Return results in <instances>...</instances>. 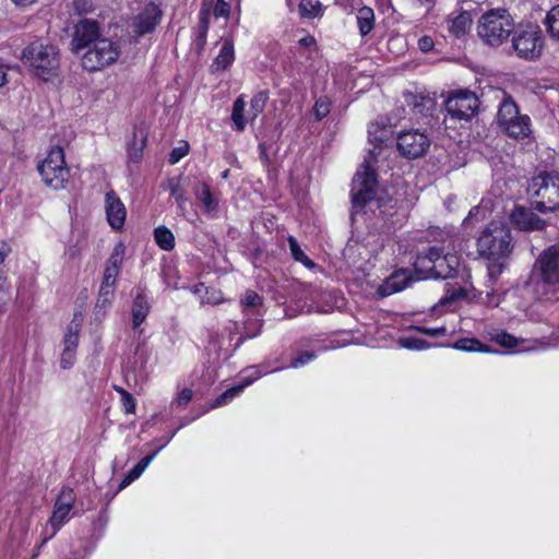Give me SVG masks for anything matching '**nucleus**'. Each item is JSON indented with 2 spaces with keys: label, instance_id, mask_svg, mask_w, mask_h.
Here are the masks:
<instances>
[{
  "label": "nucleus",
  "instance_id": "1",
  "mask_svg": "<svg viewBox=\"0 0 559 559\" xmlns=\"http://www.w3.org/2000/svg\"><path fill=\"white\" fill-rule=\"evenodd\" d=\"M514 249L510 228L500 222H490L477 239V251L487 261L489 281L493 284L508 267Z\"/></svg>",
  "mask_w": 559,
  "mask_h": 559
},
{
  "label": "nucleus",
  "instance_id": "2",
  "mask_svg": "<svg viewBox=\"0 0 559 559\" xmlns=\"http://www.w3.org/2000/svg\"><path fill=\"white\" fill-rule=\"evenodd\" d=\"M528 285L538 299L559 300V243L549 246L537 257Z\"/></svg>",
  "mask_w": 559,
  "mask_h": 559
},
{
  "label": "nucleus",
  "instance_id": "3",
  "mask_svg": "<svg viewBox=\"0 0 559 559\" xmlns=\"http://www.w3.org/2000/svg\"><path fill=\"white\" fill-rule=\"evenodd\" d=\"M21 62L36 78L48 82L59 75L61 53L58 46L36 39L31 41L21 52Z\"/></svg>",
  "mask_w": 559,
  "mask_h": 559
},
{
  "label": "nucleus",
  "instance_id": "4",
  "mask_svg": "<svg viewBox=\"0 0 559 559\" xmlns=\"http://www.w3.org/2000/svg\"><path fill=\"white\" fill-rule=\"evenodd\" d=\"M527 194L532 207L543 214L559 213V173L542 171L534 176L528 186Z\"/></svg>",
  "mask_w": 559,
  "mask_h": 559
},
{
  "label": "nucleus",
  "instance_id": "5",
  "mask_svg": "<svg viewBox=\"0 0 559 559\" xmlns=\"http://www.w3.org/2000/svg\"><path fill=\"white\" fill-rule=\"evenodd\" d=\"M514 20L506 9H492L484 14L477 23V35L488 46L502 45L514 31Z\"/></svg>",
  "mask_w": 559,
  "mask_h": 559
},
{
  "label": "nucleus",
  "instance_id": "6",
  "mask_svg": "<svg viewBox=\"0 0 559 559\" xmlns=\"http://www.w3.org/2000/svg\"><path fill=\"white\" fill-rule=\"evenodd\" d=\"M37 169L44 183L55 190L63 189L70 178V169L64 159L63 148L60 146L51 148L46 158L38 164Z\"/></svg>",
  "mask_w": 559,
  "mask_h": 559
},
{
  "label": "nucleus",
  "instance_id": "7",
  "mask_svg": "<svg viewBox=\"0 0 559 559\" xmlns=\"http://www.w3.org/2000/svg\"><path fill=\"white\" fill-rule=\"evenodd\" d=\"M512 47L516 55L523 59H536L543 51V34L538 25L527 23L514 26L512 32Z\"/></svg>",
  "mask_w": 559,
  "mask_h": 559
},
{
  "label": "nucleus",
  "instance_id": "8",
  "mask_svg": "<svg viewBox=\"0 0 559 559\" xmlns=\"http://www.w3.org/2000/svg\"><path fill=\"white\" fill-rule=\"evenodd\" d=\"M120 56V47L111 39L102 37L82 55L81 64L88 72L103 70Z\"/></svg>",
  "mask_w": 559,
  "mask_h": 559
},
{
  "label": "nucleus",
  "instance_id": "9",
  "mask_svg": "<svg viewBox=\"0 0 559 559\" xmlns=\"http://www.w3.org/2000/svg\"><path fill=\"white\" fill-rule=\"evenodd\" d=\"M365 170L353 179L352 203L355 213L364 212L367 204L374 200L378 187L376 171L365 162Z\"/></svg>",
  "mask_w": 559,
  "mask_h": 559
},
{
  "label": "nucleus",
  "instance_id": "10",
  "mask_svg": "<svg viewBox=\"0 0 559 559\" xmlns=\"http://www.w3.org/2000/svg\"><path fill=\"white\" fill-rule=\"evenodd\" d=\"M396 146L403 157L416 159L427 153L430 140L426 133L412 129L399 133Z\"/></svg>",
  "mask_w": 559,
  "mask_h": 559
},
{
  "label": "nucleus",
  "instance_id": "11",
  "mask_svg": "<svg viewBox=\"0 0 559 559\" xmlns=\"http://www.w3.org/2000/svg\"><path fill=\"white\" fill-rule=\"evenodd\" d=\"M445 108L452 118L469 120L478 111L479 99L474 92L459 91L447 99Z\"/></svg>",
  "mask_w": 559,
  "mask_h": 559
},
{
  "label": "nucleus",
  "instance_id": "12",
  "mask_svg": "<svg viewBox=\"0 0 559 559\" xmlns=\"http://www.w3.org/2000/svg\"><path fill=\"white\" fill-rule=\"evenodd\" d=\"M100 38L99 23L92 19H82L73 27L70 49L73 53H80Z\"/></svg>",
  "mask_w": 559,
  "mask_h": 559
},
{
  "label": "nucleus",
  "instance_id": "13",
  "mask_svg": "<svg viewBox=\"0 0 559 559\" xmlns=\"http://www.w3.org/2000/svg\"><path fill=\"white\" fill-rule=\"evenodd\" d=\"M510 222L523 231L544 230L547 222L540 218L532 209L515 206L510 213Z\"/></svg>",
  "mask_w": 559,
  "mask_h": 559
},
{
  "label": "nucleus",
  "instance_id": "14",
  "mask_svg": "<svg viewBox=\"0 0 559 559\" xmlns=\"http://www.w3.org/2000/svg\"><path fill=\"white\" fill-rule=\"evenodd\" d=\"M162 19L160 9L153 2L146 4L134 17L132 27L138 36L152 33Z\"/></svg>",
  "mask_w": 559,
  "mask_h": 559
},
{
  "label": "nucleus",
  "instance_id": "15",
  "mask_svg": "<svg viewBox=\"0 0 559 559\" xmlns=\"http://www.w3.org/2000/svg\"><path fill=\"white\" fill-rule=\"evenodd\" d=\"M74 503V492L70 487H63L53 506L52 515L49 523L55 528V533L69 520L68 515Z\"/></svg>",
  "mask_w": 559,
  "mask_h": 559
},
{
  "label": "nucleus",
  "instance_id": "16",
  "mask_svg": "<svg viewBox=\"0 0 559 559\" xmlns=\"http://www.w3.org/2000/svg\"><path fill=\"white\" fill-rule=\"evenodd\" d=\"M105 210L108 224L114 229H121L126 222L127 211L116 194L115 191L110 190L105 195Z\"/></svg>",
  "mask_w": 559,
  "mask_h": 559
},
{
  "label": "nucleus",
  "instance_id": "17",
  "mask_svg": "<svg viewBox=\"0 0 559 559\" xmlns=\"http://www.w3.org/2000/svg\"><path fill=\"white\" fill-rule=\"evenodd\" d=\"M412 281L413 277L407 270L396 271L378 287L377 293L380 297L390 296L406 288Z\"/></svg>",
  "mask_w": 559,
  "mask_h": 559
},
{
  "label": "nucleus",
  "instance_id": "18",
  "mask_svg": "<svg viewBox=\"0 0 559 559\" xmlns=\"http://www.w3.org/2000/svg\"><path fill=\"white\" fill-rule=\"evenodd\" d=\"M290 348L293 353L290 364L288 365L290 368H300L309 364L314 357L310 338L300 340L293 344Z\"/></svg>",
  "mask_w": 559,
  "mask_h": 559
},
{
  "label": "nucleus",
  "instance_id": "19",
  "mask_svg": "<svg viewBox=\"0 0 559 559\" xmlns=\"http://www.w3.org/2000/svg\"><path fill=\"white\" fill-rule=\"evenodd\" d=\"M151 305L144 289L138 290L134 296L131 313H132V326L133 329L139 328L146 319L150 313Z\"/></svg>",
  "mask_w": 559,
  "mask_h": 559
},
{
  "label": "nucleus",
  "instance_id": "20",
  "mask_svg": "<svg viewBox=\"0 0 559 559\" xmlns=\"http://www.w3.org/2000/svg\"><path fill=\"white\" fill-rule=\"evenodd\" d=\"M194 194L203 203L206 213H216L218 211V201L213 197L207 183L199 182L194 187Z\"/></svg>",
  "mask_w": 559,
  "mask_h": 559
},
{
  "label": "nucleus",
  "instance_id": "21",
  "mask_svg": "<svg viewBox=\"0 0 559 559\" xmlns=\"http://www.w3.org/2000/svg\"><path fill=\"white\" fill-rule=\"evenodd\" d=\"M472 24V16L467 11H462L454 17L448 20V28L455 37L463 36L467 33Z\"/></svg>",
  "mask_w": 559,
  "mask_h": 559
},
{
  "label": "nucleus",
  "instance_id": "22",
  "mask_svg": "<svg viewBox=\"0 0 559 559\" xmlns=\"http://www.w3.org/2000/svg\"><path fill=\"white\" fill-rule=\"evenodd\" d=\"M404 97L405 103L407 106L412 107L415 114L425 115V112L429 111L435 105L433 99L429 96L405 93Z\"/></svg>",
  "mask_w": 559,
  "mask_h": 559
},
{
  "label": "nucleus",
  "instance_id": "23",
  "mask_svg": "<svg viewBox=\"0 0 559 559\" xmlns=\"http://www.w3.org/2000/svg\"><path fill=\"white\" fill-rule=\"evenodd\" d=\"M502 129L514 139L525 138L530 133V118L527 116H520Z\"/></svg>",
  "mask_w": 559,
  "mask_h": 559
},
{
  "label": "nucleus",
  "instance_id": "24",
  "mask_svg": "<svg viewBox=\"0 0 559 559\" xmlns=\"http://www.w3.org/2000/svg\"><path fill=\"white\" fill-rule=\"evenodd\" d=\"M520 117L519 108L513 100H504L498 110L497 120L501 128Z\"/></svg>",
  "mask_w": 559,
  "mask_h": 559
},
{
  "label": "nucleus",
  "instance_id": "25",
  "mask_svg": "<svg viewBox=\"0 0 559 559\" xmlns=\"http://www.w3.org/2000/svg\"><path fill=\"white\" fill-rule=\"evenodd\" d=\"M234 61V45L231 41H224L218 56L215 58L212 69L213 71L225 70Z\"/></svg>",
  "mask_w": 559,
  "mask_h": 559
},
{
  "label": "nucleus",
  "instance_id": "26",
  "mask_svg": "<svg viewBox=\"0 0 559 559\" xmlns=\"http://www.w3.org/2000/svg\"><path fill=\"white\" fill-rule=\"evenodd\" d=\"M443 255L442 248L439 247H429L427 250L421 251L415 261L416 269H426L428 270L433 262L438 261Z\"/></svg>",
  "mask_w": 559,
  "mask_h": 559
},
{
  "label": "nucleus",
  "instance_id": "27",
  "mask_svg": "<svg viewBox=\"0 0 559 559\" xmlns=\"http://www.w3.org/2000/svg\"><path fill=\"white\" fill-rule=\"evenodd\" d=\"M357 23L361 36L368 35L374 26V13L369 7H362L357 13Z\"/></svg>",
  "mask_w": 559,
  "mask_h": 559
},
{
  "label": "nucleus",
  "instance_id": "28",
  "mask_svg": "<svg viewBox=\"0 0 559 559\" xmlns=\"http://www.w3.org/2000/svg\"><path fill=\"white\" fill-rule=\"evenodd\" d=\"M146 144V136L141 133L140 136L133 132V138L128 146V158L132 163H139L143 155V148Z\"/></svg>",
  "mask_w": 559,
  "mask_h": 559
},
{
  "label": "nucleus",
  "instance_id": "29",
  "mask_svg": "<svg viewBox=\"0 0 559 559\" xmlns=\"http://www.w3.org/2000/svg\"><path fill=\"white\" fill-rule=\"evenodd\" d=\"M252 379L246 378L241 383L238 385L231 386L227 389L225 392H223L221 395L216 397L214 401L213 406L218 407L222 405L227 404L229 401H231L235 396L239 395L243 389L252 383Z\"/></svg>",
  "mask_w": 559,
  "mask_h": 559
},
{
  "label": "nucleus",
  "instance_id": "30",
  "mask_svg": "<svg viewBox=\"0 0 559 559\" xmlns=\"http://www.w3.org/2000/svg\"><path fill=\"white\" fill-rule=\"evenodd\" d=\"M181 177H171L167 179V187L170 191L173 198H175L176 203L182 213L186 212L187 198L185 197V191L180 187Z\"/></svg>",
  "mask_w": 559,
  "mask_h": 559
},
{
  "label": "nucleus",
  "instance_id": "31",
  "mask_svg": "<svg viewBox=\"0 0 559 559\" xmlns=\"http://www.w3.org/2000/svg\"><path fill=\"white\" fill-rule=\"evenodd\" d=\"M154 238L156 243L163 250L169 251L175 247V237L173 233L165 226H159L154 230Z\"/></svg>",
  "mask_w": 559,
  "mask_h": 559
},
{
  "label": "nucleus",
  "instance_id": "32",
  "mask_svg": "<svg viewBox=\"0 0 559 559\" xmlns=\"http://www.w3.org/2000/svg\"><path fill=\"white\" fill-rule=\"evenodd\" d=\"M545 25L550 37L559 40V4L547 13Z\"/></svg>",
  "mask_w": 559,
  "mask_h": 559
},
{
  "label": "nucleus",
  "instance_id": "33",
  "mask_svg": "<svg viewBox=\"0 0 559 559\" xmlns=\"http://www.w3.org/2000/svg\"><path fill=\"white\" fill-rule=\"evenodd\" d=\"M288 245H289V250H290L292 257L296 261L302 263L308 269L314 267V262L310 258H308L306 255V253L301 250V248L295 237H293V236L288 237Z\"/></svg>",
  "mask_w": 559,
  "mask_h": 559
},
{
  "label": "nucleus",
  "instance_id": "34",
  "mask_svg": "<svg viewBox=\"0 0 559 559\" xmlns=\"http://www.w3.org/2000/svg\"><path fill=\"white\" fill-rule=\"evenodd\" d=\"M390 132L385 124L380 126L378 121L372 123L368 130L370 141L374 142L379 147L385 144Z\"/></svg>",
  "mask_w": 559,
  "mask_h": 559
},
{
  "label": "nucleus",
  "instance_id": "35",
  "mask_svg": "<svg viewBox=\"0 0 559 559\" xmlns=\"http://www.w3.org/2000/svg\"><path fill=\"white\" fill-rule=\"evenodd\" d=\"M246 103L242 97H238L233 105L231 120L235 123L236 130L241 132L245 130L246 120L243 117Z\"/></svg>",
  "mask_w": 559,
  "mask_h": 559
},
{
  "label": "nucleus",
  "instance_id": "36",
  "mask_svg": "<svg viewBox=\"0 0 559 559\" xmlns=\"http://www.w3.org/2000/svg\"><path fill=\"white\" fill-rule=\"evenodd\" d=\"M79 331L80 323H75L74 320L69 324L68 332L63 338V349H69L76 352V347L79 345Z\"/></svg>",
  "mask_w": 559,
  "mask_h": 559
},
{
  "label": "nucleus",
  "instance_id": "37",
  "mask_svg": "<svg viewBox=\"0 0 559 559\" xmlns=\"http://www.w3.org/2000/svg\"><path fill=\"white\" fill-rule=\"evenodd\" d=\"M181 427L182 426H179L176 430H173L168 435H166L163 438H160L159 440H157L158 442H160L158 448H157V450L155 452L148 454V455H145L138 463L146 468L150 465V463L154 460V457L156 456L157 452L160 451L164 447H166L169 443V441L176 435V431L178 429H180Z\"/></svg>",
  "mask_w": 559,
  "mask_h": 559
},
{
  "label": "nucleus",
  "instance_id": "38",
  "mask_svg": "<svg viewBox=\"0 0 559 559\" xmlns=\"http://www.w3.org/2000/svg\"><path fill=\"white\" fill-rule=\"evenodd\" d=\"M427 271L429 272L430 276L435 278L451 277L450 271L443 257H441L438 261L433 262V264H431V266H429Z\"/></svg>",
  "mask_w": 559,
  "mask_h": 559
},
{
  "label": "nucleus",
  "instance_id": "39",
  "mask_svg": "<svg viewBox=\"0 0 559 559\" xmlns=\"http://www.w3.org/2000/svg\"><path fill=\"white\" fill-rule=\"evenodd\" d=\"M124 249L126 248L122 242L117 243L107 261V265L120 270L123 261Z\"/></svg>",
  "mask_w": 559,
  "mask_h": 559
},
{
  "label": "nucleus",
  "instance_id": "40",
  "mask_svg": "<svg viewBox=\"0 0 559 559\" xmlns=\"http://www.w3.org/2000/svg\"><path fill=\"white\" fill-rule=\"evenodd\" d=\"M399 344L402 347L407 348V349L420 350V349H425L428 347L427 341H425L423 338L412 337V336L400 338Z\"/></svg>",
  "mask_w": 559,
  "mask_h": 559
},
{
  "label": "nucleus",
  "instance_id": "41",
  "mask_svg": "<svg viewBox=\"0 0 559 559\" xmlns=\"http://www.w3.org/2000/svg\"><path fill=\"white\" fill-rule=\"evenodd\" d=\"M267 98L269 97L266 92H259L252 97L250 106L251 110L253 111V118H255L260 112L263 111Z\"/></svg>",
  "mask_w": 559,
  "mask_h": 559
},
{
  "label": "nucleus",
  "instance_id": "42",
  "mask_svg": "<svg viewBox=\"0 0 559 559\" xmlns=\"http://www.w3.org/2000/svg\"><path fill=\"white\" fill-rule=\"evenodd\" d=\"M481 347H483V344L475 338H462V340H459L454 344V348L461 349V350H466V352L481 350L483 349Z\"/></svg>",
  "mask_w": 559,
  "mask_h": 559
},
{
  "label": "nucleus",
  "instance_id": "43",
  "mask_svg": "<svg viewBox=\"0 0 559 559\" xmlns=\"http://www.w3.org/2000/svg\"><path fill=\"white\" fill-rule=\"evenodd\" d=\"M262 297L253 290H246L243 297L240 300L241 306L247 308H255L262 305Z\"/></svg>",
  "mask_w": 559,
  "mask_h": 559
},
{
  "label": "nucleus",
  "instance_id": "44",
  "mask_svg": "<svg viewBox=\"0 0 559 559\" xmlns=\"http://www.w3.org/2000/svg\"><path fill=\"white\" fill-rule=\"evenodd\" d=\"M115 283L114 282H105L103 280L100 288H99V297L98 302L103 305L109 304L110 298L114 295Z\"/></svg>",
  "mask_w": 559,
  "mask_h": 559
},
{
  "label": "nucleus",
  "instance_id": "45",
  "mask_svg": "<svg viewBox=\"0 0 559 559\" xmlns=\"http://www.w3.org/2000/svg\"><path fill=\"white\" fill-rule=\"evenodd\" d=\"M10 299L9 284L4 271H0V310H3L8 300Z\"/></svg>",
  "mask_w": 559,
  "mask_h": 559
},
{
  "label": "nucleus",
  "instance_id": "46",
  "mask_svg": "<svg viewBox=\"0 0 559 559\" xmlns=\"http://www.w3.org/2000/svg\"><path fill=\"white\" fill-rule=\"evenodd\" d=\"M118 392L121 394V403L124 408L127 415L133 414L135 409V400L134 397L123 389H118Z\"/></svg>",
  "mask_w": 559,
  "mask_h": 559
},
{
  "label": "nucleus",
  "instance_id": "47",
  "mask_svg": "<svg viewBox=\"0 0 559 559\" xmlns=\"http://www.w3.org/2000/svg\"><path fill=\"white\" fill-rule=\"evenodd\" d=\"M189 152V144L187 142H183L182 145L177 146L171 150L169 154V164L175 165L177 164L181 158H183Z\"/></svg>",
  "mask_w": 559,
  "mask_h": 559
},
{
  "label": "nucleus",
  "instance_id": "48",
  "mask_svg": "<svg viewBox=\"0 0 559 559\" xmlns=\"http://www.w3.org/2000/svg\"><path fill=\"white\" fill-rule=\"evenodd\" d=\"M331 100L329 97L323 96L317 99V120L326 117L331 111Z\"/></svg>",
  "mask_w": 559,
  "mask_h": 559
},
{
  "label": "nucleus",
  "instance_id": "49",
  "mask_svg": "<svg viewBox=\"0 0 559 559\" xmlns=\"http://www.w3.org/2000/svg\"><path fill=\"white\" fill-rule=\"evenodd\" d=\"M298 11L301 19L314 17V3L312 0H300Z\"/></svg>",
  "mask_w": 559,
  "mask_h": 559
},
{
  "label": "nucleus",
  "instance_id": "50",
  "mask_svg": "<svg viewBox=\"0 0 559 559\" xmlns=\"http://www.w3.org/2000/svg\"><path fill=\"white\" fill-rule=\"evenodd\" d=\"M200 33L198 38L195 39V45L199 49H201L205 45L206 40V32L209 29V21L206 16H202L200 20Z\"/></svg>",
  "mask_w": 559,
  "mask_h": 559
},
{
  "label": "nucleus",
  "instance_id": "51",
  "mask_svg": "<svg viewBox=\"0 0 559 559\" xmlns=\"http://www.w3.org/2000/svg\"><path fill=\"white\" fill-rule=\"evenodd\" d=\"M230 13V4L226 0H217L213 14L215 17H228Z\"/></svg>",
  "mask_w": 559,
  "mask_h": 559
},
{
  "label": "nucleus",
  "instance_id": "52",
  "mask_svg": "<svg viewBox=\"0 0 559 559\" xmlns=\"http://www.w3.org/2000/svg\"><path fill=\"white\" fill-rule=\"evenodd\" d=\"M466 295H467L466 289L463 287H459V288L453 289L452 292H448V295L444 298H442L440 302L442 305H445V304H449L452 301L463 299L466 297Z\"/></svg>",
  "mask_w": 559,
  "mask_h": 559
},
{
  "label": "nucleus",
  "instance_id": "53",
  "mask_svg": "<svg viewBox=\"0 0 559 559\" xmlns=\"http://www.w3.org/2000/svg\"><path fill=\"white\" fill-rule=\"evenodd\" d=\"M496 340L498 344L507 348H514L518 345L516 338L506 332L498 334Z\"/></svg>",
  "mask_w": 559,
  "mask_h": 559
},
{
  "label": "nucleus",
  "instance_id": "54",
  "mask_svg": "<svg viewBox=\"0 0 559 559\" xmlns=\"http://www.w3.org/2000/svg\"><path fill=\"white\" fill-rule=\"evenodd\" d=\"M192 396L193 391L191 389L185 388L178 393L173 404H177L178 406H186L192 400Z\"/></svg>",
  "mask_w": 559,
  "mask_h": 559
},
{
  "label": "nucleus",
  "instance_id": "55",
  "mask_svg": "<svg viewBox=\"0 0 559 559\" xmlns=\"http://www.w3.org/2000/svg\"><path fill=\"white\" fill-rule=\"evenodd\" d=\"M262 329V322L260 320H254L252 322H248L245 325V333L247 337L252 338L260 334Z\"/></svg>",
  "mask_w": 559,
  "mask_h": 559
},
{
  "label": "nucleus",
  "instance_id": "56",
  "mask_svg": "<svg viewBox=\"0 0 559 559\" xmlns=\"http://www.w3.org/2000/svg\"><path fill=\"white\" fill-rule=\"evenodd\" d=\"M442 257L448 265L451 276H453V274L456 272V270L460 265V260H459L457 255L452 254V253H447V254H443Z\"/></svg>",
  "mask_w": 559,
  "mask_h": 559
},
{
  "label": "nucleus",
  "instance_id": "57",
  "mask_svg": "<svg viewBox=\"0 0 559 559\" xmlns=\"http://www.w3.org/2000/svg\"><path fill=\"white\" fill-rule=\"evenodd\" d=\"M74 358H75V352L69 350V349H63V352L61 354V359H60L61 368H63V369L70 368L73 365Z\"/></svg>",
  "mask_w": 559,
  "mask_h": 559
},
{
  "label": "nucleus",
  "instance_id": "58",
  "mask_svg": "<svg viewBox=\"0 0 559 559\" xmlns=\"http://www.w3.org/2000/svg\"><path fill=\"white\" fill-rule=\"evenodd\" d=\"M415 329L419 333L430 335V336H439V335L442 336V335H445V333H447V329L444 326L436 328V329L426 328V326H416Z\"/></svg>",
  "mask_w": 559,
  "mask_h": 559
},
{
  "label": "nucleus",
  "instance_id": "59",
  "mask_svg": "<svg viewBox=\"0 0 559 559\" xmlns=\"http://www.w3.org/2000/svg\"><path fill=\"white\" fill-rule=\"evenodd\" d=\"M119 271L120 270H118V269H115V267L106 265L105 271H104L103 280L105 282H114V283H116V278H117V276L119 274Z\"/></svg>",
  "mask_w": 559,
  "mask_h": 559
},
{
  "label": "nucleus",
  "instance_id": "60",
  "mask_svg": "<svg viewBox=\"0 0 559 559\" xmlns=\"http://www.w3.org/2000/svg\"><path fill=\"white\" fill-rule=\"evenodd\" d=\"M418 46L421 51L427 52L430 51L433 48V41L429 36H423L418 40Z\"/></svg>",
  "mask_w": 559,
  "mask_h": 559
},
{
  "label": "nucleus",
  "instance_id": "61",
  "mask_svg": "<svg viewBox=\"0 0 559 559\" xmlns=\"http://www.w3.org/2000/svg\"><path fill=\"white\" fill-rule=\"evenodd\" d=\"M259 153H260L261 163L264 166H269L270 165V157H269V154H267V146H266V144L264 142L259 144Z\"/></svg>",
  "mask_w": 559,
  "mask_h": 559
},
{
  "label": "nucleus",
  "instance_id": "62",
  "mask_svg": "<svg viewBox=\"0 0 559 559\" xmlns=\"http://www.w3.org/2000/svg\"><path fill=\"white\" fill-rule=\"evenodd\" d=\"M312 44H314V37L311 35H307L299 40L301 47H309Z\"/></svg>",
  "mask_w": 559,
  "mask_h": 559
},
{
  "label": "nucleus",
  "instance_id": "63",
  "mask_svg": "<svg viewBox=\"0 0 559 559\" xmlns=\"http://www.w3.org/2000/svg\"><path fill=\"white\" fill-rule=\"evenodd\" d=\"M49 539H50V537H46V538H44V539L41 540V543H40V544L36 547V549L34 550V552H33V555H32L31 559H36V558L39 556V554H40V551H41V548L46 545V543H47Z\"/></svg>",
  "mask_w": 559,
  "mask_h": 559
},
{
  "label": "nucleus",
  "instance_id": "64",
  "mask_svg": "<svg viewBox=\"0 0 559 559\" xmlns=\"http://www.w3.org/2000/svg\"><path fill=\"white\" fill-rule=\"evenodd\" d=\"M135 479L133 477H131V475L128 473L123 479L120 481L119 484V489H123L126 488L127 486H129L132 481H134Z\"/></svg>",
  "mask_w": 559,
  "mask_h": 559
}]
</instances>
